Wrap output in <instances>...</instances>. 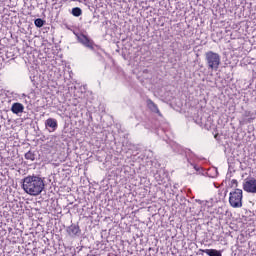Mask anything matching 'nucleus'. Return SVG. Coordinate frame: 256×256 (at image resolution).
<instances>
[{
  "mask_svg": "<svg viewBox=\"0 0 256 256\" xmlns=\"http://www.w3.org/2000/svg\"><path fill=\"white\" fill-rule=\"evenodd\" d=\"M22 189L27 193V195L37 197L38 195H41L45 189V180L35 175L26 176L23 179Z\"/></svg>",
  "mask_w": 256,
  "mask_h": 256,
  "instance_id": "obj_1",
  "label": "nucleus"
},
{
  "mask_svg": "<svg viewBox=\"0 0 256 256\" xmlns=\"http://www.w3.org/2000/svg\"><path fill=\"white\" fill-rule=\"evenodd\" d=\"M205 61L208 69L217 71L221 65V56L216 52L208 51L205 53Z\"/></svg>",
  "mask_w": 256,
  "mask_h": 256,
  "instance_id": "obj_2",
  "label": "nucleus"
},
{
  "mask_svg": "<svg viewBox=\"0 0 256 256\" xmlns=\"http://www.w3.org/2000/svg\"><path fill=\"white\" fill-rule=\"evenodd\" d=\"M229 203L234 209L243 207V190L235 189L233 192H230Z\"/></svg>",
  "mask_w": 256,
  "mask_h": 256,
  "instance_id": "obj_3",
  "label": "nucleus"
},
{
  "mask_svg": "<svg viewBox=\"0 0 256 256\" xmlns=\"http://www.w3.org/2000/svg\"><path fill=\"white\" fill-rule=\"evenodd\" d=\"M243 190L246 193L256 194V179L253 177L246 178L243 183Z\"/></svg>",
  "mask_w": 256,
  "mask_h": 256,
  "instance_id": "obj_4",
  "label": "nucleus"
},
{
  "mask_svg": "<svg viewBox=\"0 0 256 256\" xmlns=\"http://www.w3.org/2000/svg\"><path fill=\"white\" fill-rule=\"evenodd\" d=\"M78 41L80 43H82V45H84L85 47H88V49H94L93 45V40L89 39V37H87L86 35L81 34L78 37Z\"/></svg>",
  "mask_w": 256,
  "mask_h": 256,
  "instance_id": "obj_5",
  "label": "nucleus"
},
{
  "mask_svg": "<svg viewBox=\"0 0 256 256\" xmlns=\"http://www.w3.org/2000/svg\"><path fill=\"white\" fill-rule=\"evenodd\" d=\"M11 111L14 115H19L25 111V106L19 102H15L12 104Z\"/></svg>",
  "mask_w": 256,
  "mask_h": 256,
  "instance_id": "obj_6",
  "label": "nucleus"
},
{
  "mask_svg": "<svg viewBox=\"0 0 256 256\" xmlns=\"http://www.w3.org/2000/svg\"><path fill=\"white\" fill-rule=\"evenodd\" d=\"M45 127H50L52 131H55L58 127L57 120L55 118H48L45 121Z\"/></svg>",
  "mask_w": 256,
  "mask_h": 256,
  "instance_id": "obj_7",
  "label": "nucleus"
},
{
  "mask_svg": "<svg viewBox=\"0 0 256 256\" xmlns=\"http://www.w3.org/2000/svg\"><path fill=\"white\" fill-rule=\"evenodd\" d=\"M80 229L77 225L72 224L67 228V233L71 236V237H75V235H77L79 233Z\"/></svg>",
  "mask_w": 256,
  "mask_h": 256,
  "instance_id": "obj_8",
  "label": "nucleus"
},
{
  "mask_svg": "<svg viewBox=\"0 0 256 256\" xmlns=\"http://www.w3.org/2000/svg\"><path fill=\"white\" fill-rule=\"evenodd\" d=\"M200 251H202V253H206V255H209V256H223L221 254V251L219 250H216V249H200Z\"/></svg>",
  "mask_w": 256,
  "mask_h": 256,
  "instance_id": "obj_9",
  "label": "nucleus"
},
{
  "mask_svg": "<svg viewBox=\"0 0 256 256\" xmlns=\"http://www.w3.org/2000/svg\"><path fill=\"white\" fill-rule=\"evenodd\" d=\"M147 105L151 111L154 113H159V108L157 107V104H155L152 100H147Z\"/></svg>",
  "mask_w": 256,
  "mask_h": 256,
  "instance_id": "obj_10",
  "label": "nucleus"
},
{
  "mask_svg": "<svg viewBox=\"0 0 256 256\" xmlns=\"http://www.w3.org/2000/svg\"><path fill=\"white\" fill-rule=\"evenodd\" d=\"M82 14L83 11L81 10V8L76 7L72 9V15H74V17H81Z\"/></svg>",
  "mask_w": 256,
  "mask_h": 256,
  "instance_id": "obj_11",
  "label": "nucleus"
},
{
  "mask_svg": "<svg viewBox=\"0 0 256 256\" xmlns=\"http://www.w3.org/2000/svg\"><path fill=\"white\" fill-rule=\"evenodd\" d=\"M25 159L29 160V161H35V154L31 151H28L25 154Z\"/></svg>",
  "mask_w": 256,
  "mask_h": 256,
  "instance_id": "obj_12",
  "label": "nucleus"
},
{
  "mask_svg": "<svg viewBox=\"0 0 256 256\" xmlns=\"http://www.w3.org/2000/svg\"><path fill=\"white\" fill-rule=\"evenodd\" d=\"M34 25H36L37 27L41 28V27H43V25H45V20H43L41 18H37L34 21Z\"/></svg>",
  "mask_w": 256,
  "mask_h": 256,
  "instance_id": "obj_13",
  "label": "nucleus"
},
{
  "mask_svg": "<svg viewBox=\"0 0 256 256\" xmlns=\"http://www.w3.org/2000/svg\"><path fill=\"white\" fill-rule=\"evenodd\" d=\"M232 182H233L235 185H237V180H232Z\"/></svg>",
  "mask_w": 256,
  "mask_h": 256,
  "instance_id": "obj_14",
  "label": "nucleus"
}]
</instances>
